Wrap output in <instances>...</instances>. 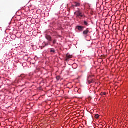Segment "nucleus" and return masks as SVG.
Listing matches in <instances>:
<instances>
[{
  "label": "nucleus",
  "instance_id": "nucleus-1",
  "mask_svg": "<svg viewBox=\"0 0 128 128\" xmlns=\"http://www.w3.org/2000/svg\"><path fill=\"white\" fill-rule=\"evenodd\" d=\"M74 15L76 16V18H86L84 14H83L80 10H78L74 13Z\"/></svg>",
  "mask_w": 128,
  "mask_h": 128
},
{
  "label": "nucleus",
  "instance_id": "nucleus-2",
  "mask_svg": "<svg viewBox=\"0 0 128 128\" xmlns=\"http://www.w3.org/2000/svg\"><path fill=\"white\" fill-rule=\"evenodd\" d=\"M76 28L78 30H80V32H82L84 30V27L82 26H77Z\"/></svg>",
  "mask_w": 128,
  "mask_h": 128
},
{
  "label": "nucleus",
  "instance_id": "nucleus-3",
  "mask_svg": "<svg viewBox=\"0 0 128 128\" xmlns=\"http://www.w3.org/2000/svg\"><path fill=\"white\" fill-rule=\"evenodd\" d=\"M84 26H90V24L88 23V22L86 20H84Z\"/></svg>",
  "mask_w": 128,
  "mask_h": 128
},
{
  "label": "nucleus",
  "instance_id": "nucleus-4",
  "mask_svg": "<svg viewBox=\"0 0 128 128\" xmlns=\"http://www.w3.org/2000/svg\"><path fill=\"white\" fill-rule=\"evenodd\" d=\"M46 38L48 40L49 42H52V37L50 36H46Z\"/></svg>",
  "mask_w": 128,
  "mask_h": 128
},
{
  "label": "nucleus",
  "instance_id": "nucleus-5",
  "mask_svg": "<svg viewBox=\"0 0 128 128\" xmlns=\"http://www.w3.org/2000/svg\"><path fill=\"white\" fill-rule=\"evenodd\" d=\"M80 6V3H78V2H75L74 5H73V6Z\"/></svg>",
  "mask_w": 128,
  "mask_h": 128
},
{
  "label": "nucleus",
  "instance_id": "nucleus-6",
  "mask_svg": "<svg viewBox=\"0 0 128 128\" xmlns=\"http://www.w3.org/2000/svg\"><path fill=\"white\" fill-rule=\"evenodd\" d=\"M67 58H72V55H70V54H66Z\"/></svg>",
  "mask_w": 128,
  "mask_h": 128
},
{
  "label": "nucleus",
  "instance_id": "nucleus-7",
  "mask_svg": "<svg viewBox=\"0 0 128 128\" xmlns=\"http://www.w3.org/2000/svg\"><path fill=\"white\" fill-rule=\"evenodd\" d=\"M88 32H90L88 30H86L83 32V34H84L86 35L88 34Z\"/></svg>",
  "mask_w": 128,
  "mask_h": 128
},
{
  "label": "nucleus",
  "instance_id": "nucleus-8",
  "mask_svg": "<svg viewBox=\"0 0 128 128\" xmlns=\"http://www.w3.org/2000/svg\"><path fill=\"white\" fill-rule=\"evenodd\" d=\"M50 52H53L54 54L56 52V50H54V49H50Z\"/></svg>",
  "mask_w": 128,
  "mask_h": 128
},
{
  "label": "nucleus",
  "instance_id": "nucleus-9",
  "mask_svg": "<svg viewBox=\"0 0 128 128\" xmlns=\"http://www.w3.org/2000/svg\"><path fill=\"white\" fill-rule=\"evenodd\" d=\"M98 118H100V115H98V114H96L95 115V118L98 119Z\"/></svg>",
  "mask_w": 128,
  "mask_h": 128
},
{
  "label": "nucleus",
  "instance_id": "nucleus-10",
  "mask_svg": "<svg viewBox=\"0 0 128 128\" xmlns=\"http://www.w3.org/2000/svg\"><path fill=\"white\" fill-rule=\"evenodd\" d=\"M56 80H60V76H58L56 77Z\"/></svg>",
  "mask_w": 128,
  "mask_h": 128
},
{
  "label": "nucleus",
  "instance_id": "nucleus-11",
  "mask_svg": "<svg viewBox=\"0 0 128 128\" xmlns=\"http://www.w3.org/2000/svg\"><path fill=\"white\" fill-rule=\"evenodd\" d=\"M54 44H56V40H54L53 41Z\"/></svg>",
  "mask_w": 128,
  "mask_h": 128
},
{
  "label": "nucleus",
  "instance_id": "nucleus-12",
  "mask_svg": "<svg viewBox=\"0 0 128 128\" xmlns=\"http://www.w3.org/2000/svg\"><path fill=\"white\" fill-rule=\"evenodd\" d=\"M106 92L101 93V96H106Z\"/></svg>",
  "mask_w": 128,
  "mask_h": 128
}]
</instances>
